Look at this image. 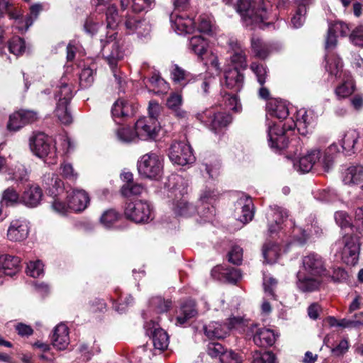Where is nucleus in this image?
<instances>
[{"instance_id":"obj_1","label":"nucleus","mask_w":363,"mask_h":363,"mask_svg":"<svg viewBox=\"0 0 363 363\" xmlns=\"http://www.w3.org/2000/svg\"><path fill=\"white\" fill-rule=\"evenodd\" d=\"M328 275L325 259L312 252L302 258V266L296 274V286L302 292H312L319 289L322 277Z\"/></svg>"},{"instance_id":"obj_2","label":"nucleus","mask_w":363,"mask_h":363,"mask_svg":"<svg viewBox=\"0 0 363 363\" xmlns=\"http://www.w3.org/2000/svg\"><path fill=\"white\" fill-rule=\"evenodd\" d=\"M269 1L264 0H238L236 9L246 26L258 25L267 17Z\"/></svg>"},{"instance_id":"obj_3","label":"nucleus","mask_w":363,"mask_h":363,"mask_svg":"<svg viewBox=\"0 0 363 363\" xmlns=\"http://www.w3.org/2000/svg\"><path fill=\"white\" fill-rule=\"evenodd\" d=\"M123 45L121 40L118 38L117 33H113L107 37L101 49L102 55L113 70V75L119 84H121V80L115 73L114 69L116 67L118 61L123 58Z\"/></svg>"},{"instance_id":"obj_4","label":"nucleus","mask_w":363,"mask_h":363,"mask_svg":"<svg viewBox=\"0 0 363 363\" xmlns=\"http://www.w3.org/2000/svg\"><path fill=\"white\" fill-rule=\"evenodd\" d=\"M138 170L142 177L157 180L163 172L162 160L155 152L145 154L138 162Z\"/></svg>"},{"instance_id":"obj_5","label":"nucleus","mask_w":363,"mask_h":363,"mask_svg":"<svg viewBox=\"0 0 363 363\" xmlns=\"http://www.w3.org/2000/svg\"><path fill=\"white\" fill-rule=\"evenodd\" d=\"M125 216L137 223H147L153 219V211L147 201H137L127 204L125 209Z\"/></svg>"},{"instance_id":"obj_6","label":"nucleus","mask_w":363,"mask_h":363,"mask_svg":"<svg viewBox=\"0 0 363 363\" xmlns=\"http://www.w3.org/2000/svg\"><path fill=\"white\" fill-rule=\"evenodd\" d=\"M336 245L340 247L343 245L342 259L344 262L348 265L357 264L359 251V243L357 236L350 235L349 232H347Z\"/></svg>"},{"instance_id":"obj_7","label":"nucleus","mask_w":363,"mask_h":363,"mask_svg":"<svg viewBox=\"0 0 363 363\" xmlns=\"http://www.w3.org/2000/svg\"><path fill=\"white\" fill-rule=\"evenodd\" d=\"M52 143V139L43 133H36L30 139L31 150L40 158L47 157L50 154L55 155V147Z\"/></svg>"},{"instance_id":"obj_8","label":"nucleus","mask_w":363,"mask_h":363,"mask_svg":"<svg viewBox=\"0 0 363 363\" xmlns=\"http://www.w3.org/2000/svg\"><path fill=\"white\" fill-rule=\"evenodd\" d=\"M287 217L288 212L285 208L277 205L270 206L267 212L269 233L272 235L278 232L281 228V224Z\"/></svg>"},{"instance_id":"obj_9","label":"nucleus","mask_w":363,"mask_h":363,"mask_svg":"<svg viewBox=\"0 0 363 363\" xmlns=\"http://www.w3.org/2000/svg\"><path fill=\"white\" fill-rule=\"evenodd\" d=\"M157 128V123L147 117L139 118L135 124L136 136L143 140L155 138L158 130Z\"/></svg>"},{"instance_id":"obj_10","label":"nucleus","mask_w":363,"mask_h":363,"mask_svg":"<svg viewBox=\"0 0 363 363\" xmlns=\"http://www.w3.org/2000/svg\"><path fill=\"white\" fill-rule=\"evenodd\" d=\"M29 227L23 219L13 220L7 230V238L11 242H22L28 238Z\"/></svg>"},{"instance_id":"obj_11","label":"nucleus","mask_w":363,"mask_h":363,"mask_svg":"<svg viewBox=\"0 0 363 363\" xmlns=\"http://www.w3.org/2000/svg\"><path fill=\"white\" fill-rule=\"evenodd\" d=\"M67 199L70 210L74 211H84L89 203L87 193L82 189H72L68 191Z\"/></svg>"},{"instance_id":"obj_12","label":"nucleus","mask_w":363,"mask_h":363,"mask_svg":"<svg viewBox=\"0 0 363 363\" xmlns=\"http://www.w3.org/2000/svg\"><path fill=\"white\" fill-rule=\"evenodd\" d=\"M43 196L41 188L37 184H32L24 190L20 202L28 208H35L40 203Z\"/></svg>"},{"instance_id":"obj_13","label":"nucleus","mask_w":363,"mask_h":363,"mask_svg":"<svg viewBox=\"0 0 363 363\" xmlns=\"http://www.w3.org/2000/svg\"><path fill=\"white\" fill-rule=\"evenodd\" d=\"M238 220L242 223H247L251 221L254 217V205L250 197L247 196H241L236 202Z\"/></svg>"},{"instance_id":"obj_14","label":"nucleus","mask_w":363,"mask_h":363,"mask_svg":"<svg viewBox=\"0 0 363 363\" xmlns=\"http://www.w3.org/2000/svg\"><path fill=\"white\" fill-rule=\"evenodd\" d=\"M225 86L235 92L243 87L244 75L238 67H228L224 72Z\"/></svg>"},{"instance_id":"obj_15","label":"nucleus","mask_w":363,"mask_h":363,"mask_svg":"<svg viewBox=\"0 0 363 363\" xmlns=\"http://www.w3.org/2000/svg\"><path fill=\"white\" fill-rule=\"evenodd\" d=\"M138 106L124 99L117 100L113 105L111 113L113 118H127L134 116Z\"/></svg>"},{"instance_id":"obj_16","label":"nucleus","mask_w":363,"mask_h":363,"mask_svg":"<svg viewBox=\"0 0 363 363\" xmlns=\"http://www.w3.org/2000/svg\"><path fill=\"white\" fill-rule=\"evenodd\" d=\"M320 152L315 149L310 151L308 154L302 156L298 162L294 163V168L300 172L306 173L311 170L313 165L319 161L321 162Z\"/></svg>"},{"instance_id":"obj_17","label":"nucleus","mask_w":363,"mask_h":363,"mask_svg":"<svg viewBox=\"0 0 363 363\" xmlns=\"http://www.w3.org/2000/svg\"><path fill=\"white\" fill-rule=\"evenodd\" d=\"M268 141L269 146L276 150H282L288 147L289 139L284 131L278 129L275 125L268 130Z\"/></svg>"},{"instance_id":"obj_18","label":"nucleus","mask_w":363,"mask_h":363,"mask_svg":"<svg viewBox=\"0 0 363 363\" xmlns=\"http://www.w3.org/2000/svg\"><path fill=\"white\" fill-rule=\"evenodd\" d=\"M20 259L9 255H0V277L4 274L12 277L19 270Z\"/></svg>"},{"instance_id":"obj_19","label":"nucleus","mask_w":363,"mask_h":363,"mask_svg":"<svg viewBox=\"0 0 363 363\" xmlns=\"http://www.w3.org/2000/svg\"><path fill=\"white\" fill-rule=\"evenodd\" d=\"M52 345L57 349L65 350L69 344L68 328L65 324H58L54 330L52 337Z\"/></svg>"},{"instance_id":"obj_20","label":"nucleus","mask_w":363,"mask_h":363,"mask_svg":"<svg viewBox=\"0 0 363 363\" xmlns=\"http://www.w3.org/2000/svg\"><path fill=\"white\" fill-rule=\"evenodd\" d=\"M73 96L72 84L68 82L65 77H62L55 91V99L57 103L65 101V104H69Z\"/></svg>"},{"instance_id":"obj_21","label":"nucleus","mask_w":363,"mask_h":363,"mask_svg":"<svg viewBox=\"0 0 363 363\" xmlns=\"http://www.w3.org/2000/svg\"><path fill=\"white\" fill-rule=\"evenodd\" d=\"M267 116L279 120L285 119L289 116V108L286 103L277 99H272L267 103Z\"/></svg>"},{"instance_id":"obj_22","label":"nucleus","mask_w":363,"mask_h":363,"mask_svg":"<svg viewBox=\"0 0 363 363\" xmlns=\"http://www.w3.org/2000/svg\"><path fill=\"white\" fill-rule=\"evenodd\" d=\"M277 335L268 328H262L257 330L253 337V341L259 347L272 346L277 340Z\"/></svg>"},{"instance_id":"obj_23","label":"nucleus","mask_w":363,"mask_h":363,"mask_svg":"<svg viewBox=\"0 0 363 363\" xmlns=\"http://www.w3.org/2000/svg\"><path fill=\"white\" fill-rule=\"evenodd\" d=\"M230 45L233 50V54L230 56V61L233 67H238V69H246L247 66V57L242 45L237 41H232Z\"/></svg>"},{"instance_id":"obj_24","label":"nucleus","mask_w":363,"mask_h":363,"mask_svg":"<svg viewBox=\"0 0 363 363\" xmlns=\"http://www.w3.org/2000/svg\"><path fill=\"white\" fill-rule=\"evenodd\" d=\"M208 42L201 35H195L189 38L188 48L195 53L199 59L204 60V55L207 54Z\"/></svg>"},{"instance_id":"obj_25","label":"nucleus","mask_w":363,"mask_h":363,"mask_svg":"<svg viewBox=\"0 0 363 363\" xmlns=\"http://www.w3.org/2000/svg\"><path fill=\"white\" fill-rule=\"evenodd\" d=\"M204 114L211 118L209 121H205L203 117L201 116V114L198 115V118L199 120L203 122H210L211 125L212 126V128L215 130L220 128L225 127L228 125L231 122V118L228 114L224 113H213V118H211L212 112L211 111H206L204 113Z\"/></svg>"},{"instance_id":"obj_26","label":"nucleus","mask_w":363,"mask_h":363,"mask_svg":"<svg viewBox=\"0 0 363 363\" xmlns=\"http://www.w3.org/2000/svg\"><path fill=\"white\" fill-rule=\"evenodd\" d=\"M203 330L205 335L208 339H221L225 337L228 334V328L216 321L205 325Z\"/></svg>"},{"instance_id":"obj_27","label":"nucleus","mask_w":363,"mask_h":363,"mask_svg":"<svg viewBox=\"0 0 363 363\" xmlns=\"http://www.w3.org/2000/svg\"><path fill=\"white\" fill-rule=\"evenodd\" d=\"M359 138V133L354 129L347 130L341 139V146L345 155L354 153L355 145Z\"/></svg>"},{"instance_id":"obj_28","label":"nucleus","mask_w":363,"mask_h":363,"mask_svg":"<svg viewBox=\"0 0 363 363\" xmlns=\"http://www.w3.org/2000/svg\"><path fill=\"white\" fill-rule=\"evenodd\" d=\"M251 48L255 56L262 60L266 59L272 52L271 45L257 37L252 38Z\"/></svg>"},{"instance_id":"obj_29","label":"nucleus","mask_w":363,"mask_h":363,"mask_svg":"<svg viewBox=\"0 0 363 363\" xmlns=\"http://www.w3.org/2000/svg\"><path fill=\"white\" fill-rule=\"evenodd\" d=\"M343 182L345 184H358L363 182V166L357 165L348 167L345 171Z\"/></svg>"},{"instance_id":"obj_30","label":"nucleus","mask_w":363,"mask_h":363,"mask_svg":"<svg viewBox=\"0 0 363 363\" xmlns=\"http://www.w3.org/2000/svg\"><path fill=\"white\" fill-rule=\"evenodd\" d=\"M43 10V6L40 4H34L30 6V14L26 16L23 20L17 21V28L21 32L26 31L37 18L39 13Z\"/></svg>"},{"instance_id":"obj_31","label":"nucleus","mask_w":363,"mask_h":363,"mask_svg":"<svg viewBox=\"0 0 363 363\" xmlns=\"http://www.w3.org/2000/svg\"><path fill=\"white\" fill-rule=\"evenodd\" d=\"M174 9L170 13L169 21L171 28L178 35H180V27L182 26V0H172Z\"/></svg>"},{"instance_id":"obj_32","label":"nucleus","mask_w":363,"mask_h":363,"mask_svg":"<svg viewBox=\"0 0 363 363\" xmlns=\"http://www.w3.org/2000/svg\"><path fill=\"white\" fill-rule=\"evenodd\" d=\"M280 250V247L278 245L272 242H265L262 247L264 262L267 264L275 262L279 256Z\"/></svg>"},{"instance_id":"obj_33","label":"nucleus","mask_w":363,"mask_h":363,"mask_svg":"<svg viewBox=\"0 0 363 363\" xmlns=\"http://www.w3.org/2000/svg\"><path fill=\"white\" fill-rule=\"evenodd\" d=\"M152 333L153 345L155 349L160 351L166 350L169 345L167 333L162 328H155Z\"/></svg>"},{"instance_id":"obj_34","label":"nucleus","mask_w":363,"mask_h":363,"mask_svg":"<svg viewBox=\"0 0 363 363\" xmlns=\"http://www.w3.org/2000/svg\"><path fill=\"white\" fill-rule=\"evenodd\" d=\"M326 59V70L329 74L334 76L335 78H340L342 72V62L341 59L337 56L328 57L325 56Z\"/></svg>"},{"instance_id":"obj_35","label":"nucleus","mask_w":363,"mask_h":363,"mask_svg":"<svg viewBox=\"0 0 363 363\" xmlns=\"http://www.w3.org/2000/svg\"><path fill=\"white\" fill-rule=\"evenodd\" d=\"M199 310L196 302L191 298H188L183 301V323L185 321L196 318Z\"/></svg>"},{"instance_id":"obj_36","label":"nucleus","mask_w":363,"mask_h":363,"mask_svg":"<svg viewBox=\"0 0 363 363\" xmlns=\"http://www.w3.org/2000/svg\"><path fill=\"white\" fill-rule=\"evenodd\" d=\"M68 104L63 101L62 103H57L55 114L58 120L65 125H69L72 122V116L68 109Z\"/></svg>"},{"instance_id":"obj_37","label":"nucleus","mask_w":363,"mask_h":363,"mask_svg":"<svg viewBox=\"0 0 363 363\" xmlns=\"http://www.w3.org/2000/svg\"><path fill=\"white\" fill-rule=\"evenodd\" d=\"M217 195L215 194L213 191H211L209 189L204 190L201 196L200 201L202 203H206L207 204V212H204L203 214L205 217L208 218L211 216L215 215V208L211 204V203L214 202L216 200Z\"/></svg>"},{"instance_id":"obj_38","label":"nucleus","mask_w":363,"mask_h":363,"mask_svg":"<svg viewBox=\"0 0 363 363\" xmlns=\"http://www.w3.org/2000/svg\"><path fill=\"white\" fill-rule=\"evenodd\" d=\"M167 108L177 116H182V96L179 93H172L167 99Z\"/></svg>"},{"instance_id":"obj_39","label":"nucleus","mask_w":363,"mask_h":363,"mask_svg":"<svg viewBox=\"0 0 363 363\" xmlns=\"http://www.w3.org/2000/svg\"><path fill=\"white\" fill-rule=\"evenodd\" d=\"M338 152V147L335 143L330 145L325 150L323 157L321 159V163L325 170H328L333 166L334 155Z\"/></svg>"},{"instance_id":"obj_40","label":"nucleus","mask_w":363,"mask_h":363,"mask_svg":"<svg viewBox=\"0 0 363 363\" xmlns=\"http://www.w3.org/2000/svg\"><path fill=\"white\" fill-rule=\"evenodd\" d=\"M213 16L208 14H202L199 17L198 30L200 33L211 34L213 31Z\"/></svg>"},{"instance_id":"obj_41","label":"nucleus","mask_w":363,"mask_h":363,"mask_svg":"<svg viewBox=\"0 0 363 363\" xmlns=\"http://www.w3.org/2000/svg\"><path fill=\"white\" fill-rule=\"evenodd\" d=\"M360 315L363 316V312H361ZM329 324L330 326H338L341 328H349V327H356L357 325L363 324L362 320H349L346 318H343L341 320H337L334 317H330L328 320Z\"/></svg>"},{"instance_id":"obj_42","label":"nucleus","mask_w":363,"mask_h":363,"mask_svg":"<svg viewBox=\"0 0 363 363\" xmlns=\"http://www.w3.org/2000/svg\"><path fill=\"white\" fill-rule=\"evenodd\" d=\"M21 197L15 189L9 187L4 191L2 195V201L6 206H13L17 203H21Z\"/></svg>"},{"instance_id":"obj_43","label":"nucleus","mask_w":363,"mask_h":363,"mask_svg":"<svg viewBox=\"0 0 363 363\" xmlns=\"http://www.w3.org/2000/svg\"><path fill=\"white\" fill-rule=\"evenodd\" d=\"M118 139L123 143H131L137 138L135 130L130 127L119 128L116 131Z\"/></svg>"},{"instance_id":"obj_44","label":"nucleus","mask_w":363,"mask_h":363,"mask_svg":"<svg viewBox=\"0 0 363 363\" xmlns=\"http://www.w3.org/2000/svg\"><path fill=\"white\" fill-rule=\"evenodd\" d=\"M354 91V82L351 79H346L335 89L336 95L340 98H345L350 96Z\"/></svg>"},{"instance_id":"obj_45","label":"nucleus","mask_w":363,"mask_h":363,"mask_svg":"<svg viewBox=\"0 0 363 363\" xmlns=\"http://www.w3.org/2000/svg\"><path fill=\"white\" fill-rule=\"evenodd\" d=\"M309 123L307 112L306 111H299L294 125L297 128L301 134L306 135L308 131L306 128Z\"/></svg>"},{"instance_id":"obj_46","label":"nucleus","mask_w":363,"mask_h":363,"mask_svg":"<svg viewBox=\"0 0 363 363\" xmlns=\"http://www.w3.org/2000/svg\"><path fill=\"white\" fill-rule=\"evenodd\" d=\"M150 304L157 313L167 312L171 306L172 302L165 301L160 296L151 298Z\"/></svg>"},{"instance_id":"obj_47","label":"nucleus","mask_w":363,"mask_h":363,"mask_svg":"<svg viewBox=\"0 0 363 363\" xmlns=\"http://www.w3.org/2000/svg\"><path fill=\"white\" fill-rule=\"evenodd\" d=\"M25 42L20 38L15 36L9 43V50L10 52L15 55H21L25 50Z\"/></svg>"},{"instance_id":"obj_48","label":"nucleus","mask_w":363,"mask_h":363,"mask_svg":"<svg viewBox=\"0 0 363 363\" xmlns=\"http://www.w3.org/2000/svg\"><path fill=\"white\" fill-rule=\"evenodd\" d=\"M250 69L256 75L258 83L260 86H262L266 81L267 74V67L262 64L252 62L250 65Z\"/></svg>"},{"instance_id":"obj_49","label":"nucleus","mask_w":363,"mask_h":363,"mask_svg":"<svg viewBox=\"0 0 363 363\" xmlns=\"http://www.w3.org/2000/svg\"><path fill=\"white\" fill-rule=\"evenodd\" d=\"M182 155V144L180 142H174L169 150L168 156L171 162L176 164H180Z\"/></svg>"},{"instance_id":"obj_50","label":"nucleus","mask_w":363,"mask_h":363,"mask_svg":"<svg viewBox=\"0 0 363 363\" xmlns=\"http://www.w3.org/2000/svg\"><path fill=\"white\" fill-rule=\"evenodd\" d=\"M143 191V186L138 184L128 183L121 188V194L126 197L140 195Z\"/></svg>"},{"instance_id":"obj_51","label":"nucleus","mask_w":363,"mask_h":363,"mask_svg":"<svg viewBox=\"0 0 363 363\" xmlns=\"http://www.w3.org/2000/svg\"><path fill=\"white\" fill-rule=\"evenodd\" d=\"M119 218L118 213L113 209L106 211L101 216L100 221L106 228H110Z\"/></svg>"},{"instance_id":"obj_52","label":"nucleus","mask_w":363,"mask_h":363,"mask_svg":"<svg viewBox=\"0 0 363 363\" xmlns=\"http://www.w3.org/2000/svg\"><path fill=\"white\" fill-rule=\"evenodd\" d=\"M276 357L272 352H261L256 351L253 354L254 363H275Z\"/></svg>"},{"instance_id":"obj_53","label":"nucleus","mask_w":363,"mask_h":363,"mask_svg":"<svg viewBox=\"0 0 363 363\" xmlns=\"http://www.w3.org/2000/svg\"><path fill=\"white\" fill-rule=\"evenodd\" d=\"M24 123L22 119L20 111L13 113L9 117V121L7 125V128L9 130L16 131L23 127Z\"/></svg>"},{"instance_id":"obj_54","label":"nucleus","mask_w":363,"mask_h":363,"mask_svg":"<svg viewBox=\"0 0 363 363\" xmlns=\"http://www.w3.org/2000/svg\"><path fill=\"white\" fill-rule=\"evenodd\" d=\"M242 274L240 269L231 267L225 268L224 271L223 281L230 284H235L241 279Z\"/></svg>"},{"instance_id":"obj_55","label":"nucleus","mask_w":363,"mask_h":363,"mask_svg":"<svg viewBox=\"0 0 363 363\" xmlns=\"http://www.w3.org/2000/svg\"><path fill=\"white\" fill-rule=\"evenodd\" d=\"M26 273L35 278L40 277L43 273V263L39 260L30 262L27 266Z\"/></svg>"},{"instance_id":"obj_56","label":"nucleus","mask_w":363,"mask_h":363,"mask_svg":"<svg viewBox=\"0 0 363 363\" xmlns=\"http://www.w3.org/2000/svg\"><path fill=\"white\" fill-rule=\"evenodd\" d=\"M14 169L15 171L12 173V177L10 179L19 181L21 183L28 180V172L24 165L17 164Z\"/></svg>"},{"instance_id":"obj_57","label":"nucleus","mask_w":363,"mask_h":363,"mask_svg":"<svg viewBox=\"0 0 363 363\" xmlns=\"http://www.w3.org/2000/svg\"><path fill=\"white\" fill-rule=\"evenodd\" d=\"M107 26L113 28L119 20L118 10L116 6L112 5L107 9L106 13Z\"/></svg>"},{"instance_id":"obj_58","label":"nucleus","mask_w":363,"mask_h":363,"mask_svg":"<svg viewBox=\"0 0 363 363\" xmlns=\"http://www.w3.org/2000/svg\"><path fill=\"white\" fill-rule=\"evenodd\" d=\"M162 110V108L158 102L155 100L150 101L148 106L149 117L147 118L151 119L155 123H157V118L160 115Z\"/></svg>"},{"instance_id":"obj_59","label":"nucleus","mask_w":363,"mask_h":363,"mask_svg":"<svg viewBox=\"0 0 363 363\" xmlns=\"http://www.w3.org/2000/svg\"><path fill=\"white\" fill-rule=\"evenodd\" d=\"M196 161V157L193 153V149L187 141L183 145V167L192 164Z\"/></svg>"},{"instance_id":"obj_60","label":"nucleus","mask_w":363,"mask_h":363,"mask_svg":"<svg viewBox=\"0 0 363 363\" xmlns=\"http://www.w3.org/2000/svg\"><path fill=\"white\" fill-rule=\"evenodd\" d=\"M306 13V9L304 7H299L297 9L295 14L291 18V24L294 28H300L305 21V15Z\"/></svg>"},{"instance_id":"obj_61","label":"nucleus","mask_w":363,"mask_h":363,"mask_svg":"<svg viewBox=\"0 0 363 363\" xmlns=\"http://www.w3.org/2000/svg\"><path fill=\"white\" fill-rule=\"evenodd\" d=\"M80 85L82 87L89 86L94 82L93 70L90 68H84L79 75Z\"/></svg>"},{"instance_id":"obj_62","label":"nucleus","mask_w":363,"mask_h":363,"mask_svg":"<svg viewBox=\"0 0 363 363\" xmlns=\"http://www.w3.org/2000/svg\"><path fill=\"white\" fill-rule=\"evenodd\" d=\"M225 351L220 343L213 342L208 345L207 352L212 357H219L220 359Z\"/></svg>"},{"instance_id":"obj_63","label":"nucleus","mask_w":363,"mask_h":363,"mask_svg":"<svg viewBox=\"0 0 363 363\" xmlns=\"http://www.w3.org/2000/svg\"><path fill=\"white\" fill-rule=\"evenodd\" d=\"M145 21H141L137 18L135 17H129L126 19L125 22V26L128 30L129 34H131L135 31H138V29L143 26L145 25Z\"/></svg>"},{"instance_id":"obj_64","label":"nucleus","mask_w":363,"mask_h":363,"mask_svg":"<svg viewBox=\"0 0 363 363\" xmlns=\"http://www.w3.org/2000/svg\"><path fill=\"white\" fill-rule=\"evenodd\" d=\"M242 259V249L234 246L228 253V261L234 264H240Z\"/></svg>"}]
</instances>
